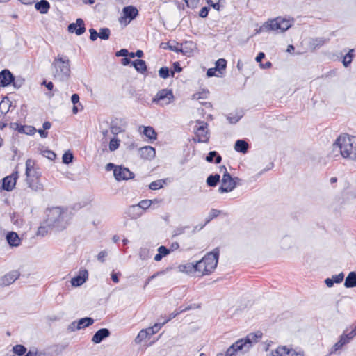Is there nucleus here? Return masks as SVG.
I'll use <instances>...</instances> for the list:
<instances>
[{
    "mask_svg": "<svg viewBox=\"0 0 356 356\" xmlns=\"http://www.w3.org/2000/svg\"><path fill=\"white\" fill-rule=\"evenodd\" d=\"M216 72H217V70L216 68L213 67V68H209L207 72V76L209 77H211V76H221V75L218 73L217 74H216Z\"/></svg>",
    "mask_w": 356,
    "mask_h": 356,
    "instance_id": "obj_60",
    "label": "nucleus"
},
{
    "mask_svg": "<svg viewBox=\"0 0 356 356\" xmlns=\"http://www.w3.org/2000/svg\"><path fill=\"white\" fill-rule=\"evenodd\" d=\"M334 149H338L344 159H356V137L347 134L339 136L333 144Z\"/></svg>",
    "mask_w": 356,
    "mask_h": 356,
    "instance_id": "obj_2",
    "label": "nucleus"
},
{
    "mask_svg": "<svg viewBox=\"0 0 356 356\" xmlns=\"http://www.w3.org/2000/svg\"><path fill=\"white\" fill-rule=\"evenodd\" d=\"M6 240L8 244L13 247L19 246L21 241L18 235L14 232H10L7 234Z\"/></svg>",
    "mask_w": 356,
    "mask_h": 356,
    "instance_id": "obj_24",
    "label": "nucleus"
},
{
    "mask_svg": "<svg viewBox=\"0 0 356 356\" xmlns=\"http://www.w3.org/2000/svg\"><path fill=\"white\" fill-rule=\"evenodd\" d=\"M129 51L126 49H122L115 53V56L118 57L122 56L126 57L128 56Z\"/></svg>",
    "mask_w": 356,
    "mask_h": 356,
    "instance_id": "obj_64",
    "label": "nucleus"
},
{
    "mask_svg": "<svg viewBox=\"0 0 356 356\" xmlns=\"http://www.w3.org/2000/svg\"><path fill=\"white\" fill-rule=\"evenodd\" d=\"M206 161L209 163L214 162L216 164H218L222 161L221 156L216 151L210 152L206 157Z\"/></svg>",
    "mask_w": 356,
    "mask_h": 356,
    "instance_id": "obj_29",
    "label": "nucleus"
},
{
    "mask_svg": "<svg viewBox=\"0 0 356 356\" xmlns=\"http://www.w3.org/2000/svg\"><path fill=\"white\" fill-rule=\"evenodd\" d=\"M11 127L13 129H17L19 133H27L25 130V128L26 127L24 126L19 125L17 123L11 124Z\"/></svg>",
    "mask_w": 356,
    "mask_h": 356,
    "instance_id": "obj_54",
    "label": "nucleus"
},
{
    "mask_svg": "<svg viewBox=\"0 0 356 356\" xmlns=\"http://www.w3.org/2000/svg\"><path fill=\"white\" fill-rule=\"evenodd\" d=\"M144 135L150 140L156 139V133L152 127H145L143 130Z\"/></svg>",
    "mask_w": 356,
    "mask_h": 356,
    "instance_id": "obj_33",
    "label": "nucleus"
},
{
    "mask_svg": "<svg viewBox=\"0 0 356 356\" xmlns=\"http://www.w3.org/2000/svg\"><path fill=\"white\" fill-rule=\"evenodd\" d=\"M220 177L218 174H216L214 175H211L207 179V184L209 186L214 187L220 181Z\"/></svg>",
    "mask_w": 356,
    "mask_h": 356,
    "instance_id": "obj_32",
    "label": "nucleus"
},
{
    "mask_svg": "<svg viewBox=\"0 0 356 356\" xmlns=\"http://www.w3.org/2000/svg\"><path fill=\"white\" fill-rule=\"evenodd\" d=\"M26 181L28 184L29 188L35 191H40L43 190V185L39 180V175H35L33 177H26Z\"/></svg>",
    "mask_w": 356,
    "mask_h": 356,
    "instance_id": "obj_14",
    "label": "nucleus"
},
{
    "mask_svg": "<svg viewBox=\"0 0 356 356\" xmlns=\"http://www.w3.org/2000/svg\"><path fill=\"white\" fill-rule=\"evenodd\" d=\"M114 177L118 181L122 180H128L134 178V175L128 168L118 166L114 169Z\"/></svg>",
    "mask_w": 356,
    "mask_h": 356,
    "instance_id": "obj_11",
    "label": "nucleus"
},
{
    "mask_svg": "<svg viewBox=\"0 0 356 356\" xmlns=\"http://www.w3.org/2000/svg\"><path fill=\"white\" fill-rule=\"evenodd\" d=\"M272 356H304L302 351H296L287 346H279L277 349L272 351Z\"/></svg>",
    "mask_w": 356,
    "mask_h": 356,
    "instance_id": "obj_10",
    "label": "nucleus"
},
{
    "mask_svg": "<svg viewBox=\"0 0 356 356\" xmlns=\"http://www.w3.org/2000/svg\"><path fill=\"white\" fill-rule=\"evenodd\" d=\"M74 159L73 154L68 151L65 152V154L63 155L62 160L63 163L65 164H69L72 162Z\"/></svg>",
    "mask_w": 356,
    "mask_h": 356,
    "instance_id": "obj_43",
    "label": "nucleus"
},
{
    "mask_svg": "<svg viewBox=\"0 0 356 356\" xmlns=\"http://www.w3.org/2000/svg\"><path fill=\"white\" fill-rule=\"evenodd\" d=\"M139 154L141 158L151 159L155 156V149L151 146H145L139 149Z\"/></svg>",
    "mask_w": 356,
    "mask_h": 356,
    "instance_id": "obj_19",
    "label": "nucleus"
},
{
    "mask_svg": "<svg viewBox=\"0 0 356 356\" xmlns=\"http://www.w3.org/2000/svg\"><path fill=\"white\" fill-rule=\"evenodd\" d=\"M120 140L117 138H113L110 140L108 148L111 152H114L118 149Z\"/></svg>",
    "mask_w": 356,
    "mask_h": 356,
    "instance_id": "obj_41",
    "label": "nucleus"
},
{
    "mask_svg": "<svg viewBox=\"0 0 356 356\" xmlns=\"http://www.w3.org/2000/svg\"><path fill=\"white\" fill-rule=\"evenodd\" d=\"M191 309V307H185L184 309H179V310H175L173 312H172L170 315H169V317L168 319H166L163 323L162 325H164L167 322H168L169 321H170L171 319L175 318L177 315H179V314L185 312V311H187L188 309Z\"/></svg>",
    "mask_w": 356,
    "mask_h": 356,
    "instance_id": "obj_38",
    "label": "nucleus"
},
{
    "mask_svg": "<svg viewBox=\"0 0 356 356\" xmlns=\"http://www.w3.org/2000/svg\"><path fill=\"white\" fill-rule=\"evenodd\" d=\"M293 24L290 19L277 17L265 22L257 31V33L275 31L283 33L288 30Z\"/></svg>",
    "mask_w": 356,
    "mask_h": 356,
    "instance_id": "obj_6",
    "label": "nucleus"
},
{
    "mask_svg": "<svg viewBox=\"0 0 356 356\" xmlns=\"http://www.w3.org/2000/svg\"><path fill=\"white\" fill-rule=\"evenodd\" d=\"M195 137L199 143H207L209 140L208 124L204 121L197 120L195 125Z\"/></svg>",
    "mask_w": 356,
    "mask_h": 356,
    "instance_id": "obj_8",
    "label": "nucleus"
},
{
    "mask_svg": "<svg viewBox=\"0 0 356 356\" xmlns=\"http://www.w3.org/2000/svg\"><path fill=\"white\" fill-rule=\"evenodd\" d=\"M329 38H325L324 37H318L312 38L309 42V46L313 49H316L317 48H320L323 46L325 44L328 42Z\"/></svg>",
    "mask_w": 356,
    "mask_h": 356,
    "instance_id": "obj_23",
    "label": "nucleus"
},
{
    "mask_svg": "<svg viewBox=\"0 0 356 356\" xmlns=\"http://www.w3.org/2000/svg\"><path fill=\"white\" fill-rule=\"evenodd\" d=\"M149 336L147 330L145 329H143L141 330L138 335L136 336V337L134 339V342L136 343V344H140L145 339H146L147 338V337Z\"/></svg>",
    "mask_w": 356,
    "mask_h": 356,
    "instance_id": "obj_31",
    "label": "nucleus"
},
{
    "mask_svg": "<svg viewBox=\"0 0 356 356\" xmlns=\"http://www.w3.org/2000/svg\"><path fill=\"white\" fill-rule=\"evenodd\" d=\"M35 8L40 13L45 14L49 11L50 4L47 0H41L35 3Z\"/></svg>",
    "mask_w": 356,
    "mask_h": 356,
    "instance_id": "obj_26",
    "label": "nucleus"
},
{
    "mask_svg": "<svg viewBox=\"0 0 356 356\" xmlns=\"http://www.w3.org/2000/svg\"><path fill=\"white\" fill-rule=\"evenodd\" d=\"M133 66L135 67L137 72L144 73L147 71V65L144 60L140 59L135 60L132 62Z\"/></svg>",
    "mask_w": 356,
    "mask_h": 356,
    "instance_id": "obj_30",
    "label": "nucleus"
},
{
    "mask_svg": "<svg viewBox=\"0 0 356 356\" xmlns=\"http://www.w3.org/2000/svg\"><path fill=\"white\" fill-rule=\"evenodd\" d=\"M12 81H14V76L8 70H3L0 72V86H8Z\"/></svg>",
    "mask_w": 356,
    "mask_h": 356,
    "instance_id": "obj_15",
    "label": "nucleus"
},
{
    "mask_svg": "<svg viewBox=\"0 0 356 356\" xmlns=\"http://www.w3.org/2000/svg\"><path fill=\"white\" fill-rule=\"evenodd\" d=\"M111 35V31L108 28H102L98 33V37L102 40H108Z\"/></svg>",
    "mask_w": 356,
    "mask_h": 356,
    "instance_id": "obj_36",
    "label": "nucleus"
},
{
    "mask_svg": "<svg viewBox=\"0 0 356 356\" xmlns=\"http://www.w3.org/2000/svg\"><path fill=\"white\" fill-rule=\"evenodd\" d=\"M354 49H350L348 54L345 55L343 59V64L345 67H348L352 62L353 58Z\"/></svg>",
    "mask_w": 356,
    "mask_h": 356,
    "instance_id": "obj_37",
    "label": "nucleus"
},
{
    "mask_svg": "<svg viewBox=\"0 0 356 356\" xmlns=\"http://www.w3.org/2000/svg\"><path fill=\"white\" fill-rule=\"evenodd\" d=\"M122 11L124 14V18H129V22H130L131 20L134 19L138 14V11L136 9V8L132 6L124 7ZM122 19L123 17H122V19L120 20V22H122Z\"/></svg>",
    "mask_w": 356,
    "mask_h": 356,
    "instance_id": "obj_20",
    "label": "nucleus"
},
{
    "mask_svg": "<svg viewBox=\"0 0 356 356\" xmlns=\"http://www.w3.org/2000/svg\"><path fill=\"white\" fill-rule=\"evenodd\" d=\"M346 288H353L356 286V273L350 272L346 277L344 282Z\"/></svg>",
    "mask_w": 356,
    "mask_h": 356,
    "instance_id": "obj_27",
    "label": "nucleus"
},
{
    "mask_svg": "<svg viewBox=\"0 0 356 356\" xmlns=\"http://www.w3.org/2000/svg\"><path fill=\"white\" fill-rule=\"evenodd\" d=\"M18 177V172L15 171L10 175L4 177L2 181L3 188L7 191H12L15 188Z\"/></svg>",
    "mask_w": 356,
    "mask_h": 356,
    "instance_id": "obj_12",
    "label": "nucleus"
},
{
    "mask_svg": "<svg viewBox=\"0 0 356 356\" xmlns=\"http://www.w3.org/2000/svg\"><path fill=\"white\" fill-rule=\"evenodd\" d=\"M163 325L162 323H155L152 327L147 328V331L149 336L158 332Z\"/></svg>",
    "mask_w": 356,
    "mask_h": 356,
    "instance_id": "obj_42",
    "label": "nucleus"
},
{
    "mask_svg": "<svg viewBox=\"0 0 356 356\" xmlns=\"http://www.w3.org/2000/svg\"><path fill=\"white\" fill-rule=\"evenodd\" d=\"M45 224H46L45 225H41L38 227V229L37 232L38 236H44L45 235H47L48 234V232L50 229H54L53 227H49L47 226V223H45Z\"/></svg>",
    "mask_w": 356,
    "mask_h": 356,
    "instance_id": "obj_40",
    "label": "nucleus"
},
{
    "mask_svg": "<svg viewBox=\"0 0 356 356\" xmlns=\"http://www.w3.org/2000/svg\"><path fill=\"white\" fill-rule=\"evenodd\" d=\"M126 214L131 219H137L142 216L143 211L137 204L131 205L127 208Z\"/></svg>",
    "mask_w": 356,
    "mask_h": 356,
    "instance_id": "obj_21",
    "label": "nucleus"
},
{
    "mask_svg": "<svg viewBox=\"0 0 356 356\" xmlns=\"http://www.w3.org/2000/svg\"><path fill=\"white\" fill-rule=\"evenodd\" d=\"M220 0H207V3L212 6L213 8L219 10H220V5L219 2Z\"/></svg>",
    "mask_w": 356,
    "mask_h": 356,
    "instance_id": "obj_56",
    "label": "nucleus"
},
{
    "mask_svg": "<svg viewBox=\"0 0 356 356\" xmlns=\"http://www.w3.org/2000/svg\"><path fill=\"white\" fill-rule=\"evenodd\" d=\"M189 228L188 226L177 227L173 232V236H179L185 232L186 229Z\"/></svg>",
    "mask_w": 356,
    "mask_h": 356,
    "instance_id": "obj_53",
    "label": "nucleus"
},
{
    "mask_svg": "<svg viewBox=\"0 0 356 356\" xmlns=\"http://www.w3.org/2000/svg\"><path fill=\"white\" fill-rule=\"evenodd\" d=\"M234 149L238 152L246 153L248 149V143L243 140H238L235 143Z\"/></svg>",
    "mask_w": 356,
    "mask_h": 356,
    "instance_id": "obj_28",
    "label": "nucleus"
},
{
    "mask_svg": "<svg viewBox=\"0 0 356 356\" xmlns=\"http://www.w3.org/2000/svg\"><path fill=\"white\" fill-rule=\"evenodd\" d=\"M220 213H221L220 210H218V209H212L210 211V213H209V215L208 216V219L206 221V223L209 222L212 219H213V218H216L217 216H218Z\"/></svg>",
    "mask_w": 356,
    "mask_h": 356,
    "instance_id": "obj_46",
    "label": "nucleus"
},
{
    "mask_svg": "<svg viewBox=\"0 0 356 356\" xmlns=\"http://www.w3.org/2000/svg\"><path fill=\"white\" fill-rule=\"evenodd\" d=\"M180 46L182 47L183 44H179V43H177L175 46L169 45L168 48L170 50L174 51L175 52H182L184 54H187L188 51H184V49L180 47Z\"/></svg>",
    "mask_w": 356,
    "mask_h": 356,
    "instance_id": "obj_48",
    "label": "nucleus"
},
{
    "mask_svg": "<svg viewBox=\"0 0 356 356\" xmlns=\"http://www.w3.org/2000/svg\"><path fill=\"white\" fill-rule=\"evenodd\" d=\"M220 251L218 248L214 249L212 252L207 253L201 260L193 263H186L180 264L178 269L180 272L192 273L199 272L202 275L211 274L216 268Z\"/></svg>",
    "mask_w": 356,
    "mask_h": 356,
    "instance_id": "obj_1",
    "label": "nucleus"
},
{
    "mask_svg": "<svg viewBox=\"0 0 356 356\" xmlns=\"http://www.w3.org/2000/svg\"><path fill=\"white\" fill-rule=\"evenodd\" d=\"M209 8L207 7H203L200 10V13H199V16L202 17V18H204L206 17L207 15H208V13H209Z\"/></svg>",
    "mask_w": 356,
    "mask_h": 356,
    "instance_id": "obj_63",
    "label": "nucleus"
},
{
    "mask_svg": "<svg viewBox=\"0 0 356 356\" xmlns=\"http://www.w3.org/2000/svg\"><path fill=\"white\" fill-rule=\"evenodd\" d=\"M89 32L90 33V39L92 40V41H95L97 40L98 37V33L96 31L95 29H90L89 30Z\"/></svg>",
    "mask_w": 356,
    "mask_h": 356,
    "instance_id": "obj_61",
    "label": "nucleus"
},
{
    "mask_svg": "<svg viewBox=\"0 0 356 356\" xmlns=\"http://www.w3.org/2000/svg\"><path fill=\"white\" fill-rule=\"evenodd\" d=\"M88 271L86 270H82L79 271V274L72 278L71 284L73 286H79L82 285L88 278Z\"/></svg>",
    "mask_w": 356,
    "mask_h": 356,
    "instance_id": "obj_18",
    "label": "nucleus"
},
{
    "mask_svg": "<svg viewBox=\"0 0 356 356\" xmlns=\"http://www.w3.org/2000/svg\"><path fill=\"white\" fill-rule=\"evenodd\" d=\"M110 334V331L107 328H102L95 333L92 338V341L95 343H99L104 339L108 337Z\"/></svg>",
    "mask_w": 356,
    "mask_h": 356,
    "instance_id": "obj_17",
    "label": "nucleus"
},
{
    "mask_svg": "<svg viewBox=\"0 0 356 356\" xmlns=\"http://www.w3.org/2000/svg\"><path fill=\"white\" fill-rule=\"evenodd\" d=\"M208 92H197L193 95V99L199 100L200 99L207 98Z\"/></svg>",
    "mask_w": 356,
    "mask_h": 356,
    "instance_id": "obj_49",
    "label": "nucleus"
},
{
    "mask_svg": "<svg viewBox=\"0 0 356 356\" xmlns=\"http://www.w3.org/2000/svg\"><path fill=\"white\" fill-rule=\"evenodd\" d=\"M242 118V115L241 114H236V115H232L230 114L227 117V119L231 124H235L237 122L239 121V120Z\"/></svg>",
    "mask_w": 356,
    "mask_h": 356,
    "instance_id": "obj_47",
    "label": "nucleus"
},
{
    "mask_svg": "<svg viewBox=\"0 0 356 356\" xmlns=\"http://www.w3.org/2000/svg\"><path fill=\"white\" fill-rule=\"evenodd\" d=\"M71 101L73 103L74 105H76L79 104V106H80V109H83V106L79 103V96L78 94L74 93L71 97Z\"/></svg>",
    "mask_w": 356,
    "mask_h": 356,
    "instance_id": "obj_51",
    "label": "nucleus"
},
{
    "mask_svg": "<svg viewBox=\"0 0 356 356\" xmlns=\"http://www.w3.org/2000/svg\"><path fill=\"white\" fill-rule=\"evenodd\" d=\"M152 204V200H141L137 205L138 207H140L142 211L148 209L150 207L151 204Z\"/></svg>",
    "mask_w": 356,
    "mask_h": 356,
    "instance_id": "obj_44",
    "label": "nucleus"
},
{
    "mask_svg": "<svg viewBox=\"0 0 356 356\" xmlns=\"http://www.w3.org/2000/svg\"><path fill=\"white\" fill-rule=\"evenodd\" d=\"M261 337V333L259 332L257 334H248L245 338L238 339L230 346L225 353V356H236L238 351L248 352L252 347V343L256 342L257 339Z\"/></svg>",
    "mask_w": 356,
    "mask_h": 356,
    "instance_id": "obj_5",
    "label": "nucleus"
},
{
    "mask_svg": "<svg viewBox=\"0 0 356 356\" xmlns=\"http://www.w3.org/2000/svg\"><path fill=\"white\" fill-rule=\"evenodd\" d=\"M173 99L174 95L171 90L162 89L153 98L152 102L158 104L163 102L164 104H169Z\"/></svg>",
    "mask_w": 356,
    "mask_h": 356,
    "instance_id": "obj_9",
    "label": "nucleus"
},
{
    "mask_svg": "<svg viewBox=\"0 0 356 356\" xmlns=\"http://www.w3.org/2000/svg\"><path fill=\"white\" fill-rule=\"evenodd\" d=\"M166 181L167 179H159V180H156L154 181H152L149 186V188L151 189V190H153V191H155V190H158V189H160L161 188H163V185L166 184Z\"/></svg>",
    "mask_w": 356,
    "mask_h": 356,
    "instance_id": "obj_35",
    "label": "nucleus"
},
{
    "mask_svg": "<svg viewBox=\"0 0 356 356\" xmlns=\"http://www.w3.org/2000/svg\"><path fill=\"white\" fill-rule=\"evenodd\" d=\"M54 78L60 81H65L70 76V60L67 56L58 55L52 64Z\"/></svg>",
    "mask_w": 356,
    "mask_h": 356,
    "instance_id": "obj_4",
    "label": "nucleus"
},
{
    "mask_svg": "<svg viewBox=\"0 0 356 356\" xmlns=\"http://www.w3.org/2000/svg\"><path fill=\"white\" fill-rule=\"evenodd\" d=\"M93 323H94V320L92 318L86 317V318L79 319L78 322L74 321L71 324V326L74 327L75 325L76 324V329L80 330V329L85 328V327H87L92 325Z\"/></svg>",
    "mask_w": 356,
    "mask_h": 356,
    "instance_id": "obj_22",
    "label": "nucleus"
},
{
    "mask_svg": "<svg viewBox=\"0 0 356 356\" xmlns=\"http://www.w3.org/2000/svg\"><path fill=\"white\" fill-rule=\"evenodd\" d=\"M68 31L70 33H75L77 35H82L86 31L84 22L83 19L79 18L76 19V23L69 24Z\"/></svg>",
    "mask_w": 356,
    "mask_h": 356,
    "instance_id": "obj_13",
    "label": "nucleus"
},
{
    "mask_svg": "<svg viewBox=\"0 0 356 356\" xmlns=\"http://www.w3.org/2000/svg\"><path fill=\"white\" fill-rule=\"evenodd\" d=\"M148 250L146 248L140 249L139 257L141 259L145 260L147 258Z\"/></svg>",
    "mask_w": 356,
    "mask_h": 356,
    "instance_id": "obj_62",
    "label": "nucleus"
},
{
    "mask_svg": "<svg viewBox=\"0 0 356 356\" xmlns=\"http://www.w3.org/2000/svg\"><path fill=\"white\" fill-rule=\"evenodd\" d=\"M159 253L161 254L162 257H165L170 253V250L165 246H160L158 249Z\"/></svg>",
    "mask_w": 356,
    "mask_h": 356,
    "instance_id": "obj_58",
    "label": "nucleus"
},
{
    "mask_svg": "<svg viewBox=\"0 0 356 356\" xmlns=\"http://www.w3.org/2000/svg\"><path fill=\"white\" fill-rule=\"evenodd\" d=\"M344 278V274L341 273L338 275H333L332 279H333L334 282L335 283H341Z\"/></svg>",
    "mask_w": 356,
    "mask_h": 356,
    "instance_id": "obj_55",
    "label": "nucleus"
},
{
    "mask_svg": "<svg viewBox=\"0 0 356 356\" xmlns=\"http://www.w3.org/2000/svg\"><path fill=\"white\" fill-rule=\"evenodd\" d=\"M227 67V60L224 58H220L216 62V67L218 73L222 76V70H225Z\"/></svg>",
    "mask_w": 356,
    "mask_h": 356,
    "instance_id": "obj_34",
    "label": "nucleus"
},
{
    "mask_svg": "<svg viewBox=\"0 0 356 356\" xmlns=\"http://www.w3.org/2000/svg\"><path fill=\"white\" fill-rule=\"evenodd\" d=\"M24 79L22 78L15 79L14 77V81H12L13 86L16 88H19L24 84Z\"/></svg>",
    "mask_w": 356,
    "mask_h": 356,
    "instance_id": "obj_50",
    "label": "nucleus"
},
{
    "mask_svg": "<svg viewBox=\"0 0 356 356\" xmlns=\"http://www.w3.org/2000/svg\"><path fill=\"white\" fill-rule=\"evenodd\" d=\"M222 168L225 170V172L223 174L221 186L219 187L218 191L221 193H228L234 189L236 186L235 179H238V178H232L229 173L227 172L225 166H222Z\"/></svg>",
    "mask_w": 356,
    "mask_h": 356,
    "instance_id": "obj_7",
    "label": "nucleus"
},
{
    "mask_svg": "<svg viewBox=\"0 0 356 356\" xmlns=\"http://www.w3.org/2000/svg\"><path fill=\"white\" fill-rule=\"evenodd\" d=\"M19 272L18 270H13L1 278V284L3 286H8L13 283L19 277Z\"/></svg>",
    "mask_w": 356,
    "mask_h": 356,
    "instance_id": "obj_16",
    "label": "nucleus"
},
{
    "mask_svg": "<svg viewBox=\"0 0 356 356\" xmlns=\"http://www.w3.org/2000/svg\"><path fill=\"white\" fill-rule=\"evenodd\" d=\"M13 350L17 355L23 356L26 352V348L22 345H16L13 348Z\"/></svg>",
    "mask_w": 356,
    "mask_h": 356,
    "instance_id": "obj_39",
    "label": "nucleus"
},
{
    "mask_svg": "<svg viewBox=\"0 0 356 356\" xmlns=\"http://www.w3.org/2000/svg\"><path fill=\"white\" fill-rule=\"evenodd\" d=\"M45 223L49 227H53L58 231L65 229L68 224L67 211L60 207L48 209Z\"/></svg>",
    "mask_w": 356,
    "mask_h": 356,
    "instance_id": "obj_3",
    "label": "nucleus"
},
{
    "mask_svg": "<svg viewBox=\"0 0 356 356\" xmlns=\"http://www.w3.org/2000/svg\"><path fill=\"white\" fill-rule=\"evenodd\" d=\"M159 75L162 79H167L170 76V70L168 67H162L159 70Z\"/></svg>",
    "mask_w": 356,
    "mask_h": 356,
    "instance_id": "obj_45",
    "label": "nucleus"
},
{
    "mask_svg": "<svg viewBox=\"0 0 356 356\" xmlns=\"http://www.w3.org/2000/svg\"><path fill=\"white\" fill-rule=\"evenodd\" d=\"M110 129H111V133L115 135H117L122 131V129H121V127H120L117 124H111Z\"/></svg>",
    "mask_w": 356,
    "mask_h": 356,
    "instance_id": "obj_52",
    "label": "nucleus"
},
{
    "mask_svg": "<svg viewBox=\"0 0 356 356\" xmlns=\"http://www.w3.org/2000/svg\"><path fill=\"white\" fill-rule=\"evenodd\" d=\"M34 165L35 162L33 160L29 159L26 161V177H35V175H37L38 173L34 170Z\"/></svg>",
    "mask_w": 356,
    "mask_h": 356,
    "instance_id": "obj_25",
    "label": "nucleus"
},
{
    "mask_svg": "<svg viewBox=\"0 0 356 356\" xmlns=\"http://www.w3.org/2000/svg\"><path fill=\"white\" fill-rule=\"evenodd\" d=\"M43 154L44 156H46L47 158H48L50 160L55 159V158L56 156V154L51 150L44 151Z\"/></svg>",
    "mask_w": 356,
    "mask_h": 356,
    "instance_id": "obj_57",
    "label": "nucleus"
},
{
    "mask_svg": "<svg viewBox=\"0 0 356 356\" xmlns=\"http://www.w3.org/2000/svg\"><path fill=\"white\" fill-rule=\"evenodd\" d=\"M187 6L189 8H194L197 6L199 0H184Z\"/></svg>",
    "mask_w": 356,
    "mask_h": 356,
    "instance_id": "obj_59",
    "label": "nucleus"
}]
</instances>
